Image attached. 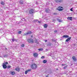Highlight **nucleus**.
I'll list each match as a JSON object with an SVG mask.
<instances>
[{"label": "nucleus", "mask_w": 77, "mask_h": 77, "mask_svg": "<svg viewBox=\"0 0 77 77\" xmlns=\"http://www.w3.org/2000/svg\"><path fill=\"white\" fill-rule=\"evenodd\" d=\"M38 23H41V21H38Z\"/></svg>", "instance_id": "40"}, {"label": "nucleus", "mask_w": 77, "mask_h": 77, "mask_svg": "<svg viewBox=\"0 0 77 77\" xmlns=\"http://www.w3.org/2000/svg\"><path fill=\"white\" fill-rule=\"evenodd\" d=\"M68 66L66 65V66H65L64 67H63V69H66L67 67Z\"/></svg>", "instance_id": "22"}, {"label": "nucleus", "mask_w": 77, "mask_h": 77, "mask_svg": "<svg viewBox=\"0 0 77 77\" xmlns=\"http://www.w3.org/2000/svg\"><path fill=\"white\" fill-rule=\"evenodd\" d=\"M49 11H50V9H46V11L47 12H48Z\"/></svg>", "instance_id": "19"}, {"label": "nucleus", "mask_w": 77, "mask_h": 77, "mask_svg": "<svg viewBox=\"0 0 77 77\" xmlns=\"http://www.w3.org/2000/svg\"><path fill=\"white\" fill-rule=\"evenodd\" d=\"M37 21H38V20H34V22H36Z\"/></svg>", "instance_id": "26"}, {"label": "nucleus", "mask_w": 77, "mask_h": 77, "mask_svg": "<svg viewBox=\"0 0 77 77\" xmlns=\"http://www.w3.org/2000/svg\"><path fill=\"white\" fill-rule=\"evenodd\" d=\"M62 66H64V64H62Z\"/></svg>", "instance_id": "42"}, {"label": "nucleus", "mask_w": 77, "mask_h": 77, "mask_svg": "<svg viewBox=\"0 0 77 77\" xmlns=\"http://www.w3.org/2000/svg\"><path fill=\"white\" fill-rule=\"evenodd\" d=\"M45 42H47V40H45Z\"/></svg>", "instance_id": "37"}, {"label": "nucleus", "mask_w": 77, "mask_h": 77, "mask_svg": "<svg viewBox=\"0 0 77 77\" xmlns=\"http://www.w3.org/2000/svg\"><path fill=\"white\" fill-rule=\"evenodd\" d=\"M27 41H28V42H29L30 43H33V40L32 39H27Z\"/></svg>", "instance_id": "3"}, {"label": "nucleus", "mask_w": 77, "mask_h": 77, "mask_svg": "<svg viewBox=\"0 0 77 77\" xmlns=\"http://www.w3.org/2000/svg\"><path fill=\"white\" fill-rule=\"evenodd\" d=\"M55 21V20H53V22H54Z\"/></svg>", "instance_id": "43"}, {"label": "nucleus", "mask_w": 77, "mask_h": 77, "mask_svg": "<svg viewBox=\"0 0 77 77\" xmlns=\"http://www.w3.org/2000/svg\"><path fill=\"white\" fill-rule=\"evenodd\" d=\"M31 67L32 69H36V68H37V66L36 64L35 63L32 64L31 65Z\"/></svg>", "instance_id": "2"}, {"label": "nucleus", "mask_w": 77, "mask_h": 77, "mask_svg": "<svg viewBox=\"0 0 77 77\" xmlns=\"http://www.w3.org/2000/svg\"><path fill=\"white\" fill-rule=\"evenodd\" d=\"M21 33V31H20L18 32V34H20Z\"/></svg>", "instance_id": "27"}, {"label": "nucleus", "mask_w": 77, "mask_h": 77, "mask_svg": "<svg viewBox=\"0 0 77 77\" xmlns=\"http://www.w3.org/2000/svg\"><path fill=\"white\" fill-rule=\"evenodd\" d=\"M72 59H73V60L75 61V62H76L77 61V59L75 58V57L74 56H73L72 57Z\"/></svg>", "instance_id": "7"}, {"label": "nucleus", "mask_w": 77, "mask_h": 77, "mask_svg": "<svg viewBox=\"0 0 77 77\" xmlns=\"http://www.w3.org/2000/svg\"><path fill=\"white\" fill-rule=\"evenodd\" d=\"M29 12L30 14H33L34 12V11H33V9H31L29 10Z\"/></svg>", "instance_id": "6"}, {"label": "nucleus", "mask_w": 77, "mask_h": 77, "mask_svg": "<svg viewBox=\"0 0 77 77\" xmlns=\"http://www.w3.org/2000/svg\"><path fill=\"white\" fill-rule=\"evenodd\" d=\"M52 41H53V42H54V41H55V40H54V39H53L52 40Z\"/></svg>", "instance_id": "34"}, {"label": "nucleus", "mask_w": 77, "mask_h": 77, "mask_svg": "<svg viewBox=\"0 0 77 77\" xmlns=\"http://www.w3.org/2000/svg\"><path fill=\"white\" fill-rule=\"evenodd\" d=\"M57 32V30H55L54 31V32L56 33V32Z\"/></svg>", "instance_id": "33"}, {"label": "nucleus", "mask_w": 77, "mask_h": 77, "mask_svg": "<svg viewBox=\"0 0 77 77\" xmlns=\"http://www.w3.org/2000/svg\"><path fill=\"white\" fill-rule=\"evenodd\" d=\"M8 68H11V66H8L7 67Z\"/></svg>", "instance_id": "25"}, {"label": "nucleus", "mask_w": 77, "mask_h": 77, "mask_svg": "<svg viewBox=\"0 0 77 77\" xmlns=\"http://www.w3.org/2000/svg\"><path fill=\"white\" fill-rule=\"evenodd\" d=\"M57 20L58 21H59L60 22H62V20L61 19H57Z\"/></svg>", "instance_id": "15"}, {"label": "nucleus", "mask_w": 77, "mask_h": 77, "mask_svg": "<svg viewBox=\"0 0 77 77\" xmlns=\"http://www.w3.org/2000/svg\"><path fill=\"white\" fill-rule=\"evenodd\" d=\"M72 17H67V20H70V21H72Z\"/></svg>", "instance_id": "9"}, {"label": "nucleus", "mask_w": 77, "mask_h": 77, "mask_svg": "<svg viewBox=\"0 0 77 77\" xmlns=\"http://www.w3.org/2000/svg\"><path fill=\"white\" fill-rule=\"evenodd\" d=\"M20 4H23V0H20Z\"/></svg>", "instance_id": "16"}, {"label": "nucleus", "mask_w": 77, "mask_h": 77, "mask_svg": "<svg viewBox=\"0 0 77 77\" xmlns=\"http://www.w3.org/2000/svg\"><path fill=\"white\" fill-rule=\"evenodd\" d=\"M57 69L58 70V69Z\"/></svg>", "instance_id": "47"}, {"label": "nucleus", "mask_w": 77, "mask_h": 77, "mask_svg": "<svg viewBox=\"0 0 77 77\" xmlns=\"http://www.w3.org/2000/svg\"><path fill=\"white\" fill-rule=\"evenodd\" d=\"M62 8H62V7H58V8H57V10H58V11H63V9H62Z\"/></svg>", "instance_id": "5"}, {"label": "nucleus", "mask_w": 77, "mask_h": 77, "mask_svg": "<svg viewBox=\"0 0 77 77\" xmlns=\"http://www.w3.org/2000/svg\"><path fill=\"white\" fill-rule=\"evenodd\" d=\"M11 75H15V72H11Z\"/></svg>", "instance_id": "13"}, {"label": "nucleus", "mask_w": 77, "mask_h": 77, "mask_svg": "<svg viewBox=\"0 0 77 77\" xmlns=\"http://www.w3.org/2000/svg\"><path fill=\"white\" fill-rule=\"evenodd\" d=\"M25 45H24V44H22V45H21V46H22V47H24V46H25Z\"/></svg>", "instance_id": "30"}, {"label": "nucleus", "mask_w": 77, "mask_h": 77, "mask_svg": "<svg viewBox=\"0 0 77 77\" xmlns=\"http://www.w3.org/2000/svg\"><path fill=\"white\" fill-rule=\"evenodd\" d=\"M35 42H36V43H38V40H35Z\"/></svg>", "instance_id": "29"}, {"label": "nucleus", "mask_w": 77, "mask_h": 77, "mask_svg": "<svg viewBox=\"0 0 77 77\" xmlns=\"http://www.w3.org/2000/svg\"><path fill=\"white\" fill-rule=\"evenodd\" d=\"M28 72L27 71V70L25 72V74H27V73Z\"/></svg>", "instance_id": "24"}, {"label": "nucleus", "mask_w": 77, "mask_h": 77, "mask_svg": "<svg viewBox=\"0 0 77 77\" xmlns=\"http://www.w3.org/2000/svg\"><path fill=\"white\" fill-rule=\"evenodd\" d=\"M33 56L35 57H37L38 56V54L36 52L35 53L33 54Z\"/></svg>", "instance_id": "4"}, {"label": "nucleus", "mask_w": 77, "mask_h": 77, "mask_svg": "<svg viewBox=\"0 0 77 77\" xmlns=\"http://www.w3.org/2000/svg\"><path fill=\"white\" fill-rule=\"evenodd\" d=\"M4 57H8V56L7 55H4Z\"/></svg>", "instance_id": "20"}, {"label": "nucleus", "mask_w": 77, "mask_h": 77, "mask_svg": "<svg viewBox=\"0 0 77 77\" xmlns=\"http://www.w3.org/2000/svg\"><path fill=\"white\" fill-rule=\"evenodd\" d=\"M47 24H45L44 25V27H45V28H47Z\"/></svg>", "instance_id": "14"}, {"label": "nucleus", "mask_w": 77, "mask_h": 77, "mask_svg": "<svg viewBox=\"0 0 77 77\" xmlns=\"http://www.w3.org/2000/svg\"><path fill=\"white\" fill-rule=\"evenodd\" d=\"M15 70H16V71H18V72L20 71V68H19L18 67H17V68H16Z\"/></svg>", "instance_id": "11"}, {"label": "nucleus", "mask_w": 77, "mask_h": 77, "mask_svg": "<svg viewBox=\"0 0 77 77\" xmlns=\"http://www.w3.org/2000/svg\"><path fill=\"white\" fill-rule=\"evenodd\" d=\"M70 10L71 11H73V10H72V8L70 9Z\"/></svg>", "instance_id": "32"}, {"label": "nucleus", "mask_w": 77, "mask_h": 77, "mask_svg": "<svg viewBox=\"0 0 77 77\" xmlns=\"http://www.w3.org/2000/svg\"><path fill=\"white\" fill-rule=\"evenodd\" d=\"M54 42L56 43V40H55V41Z\"/></svg>", "instance_id": "38"}, {"label": "nucleus", "mask_w": 77, "mask_h": 77, "mask_svg": "<svg viewBox=\"0 0 77 77\" xmlns=\"http://www.w3.org/2000/svg\"><path fill=\"white\" fill-rule=\"evenodd\" d=\"M48 75H47L46 76V77H48Z\"/></svg>", "instance_id": "45"}, {"label": "nucleus", "mask_w": 77, "mask_h": 77, "mask_svg": "<svg viewBox=\"0 0 77 77\" xmlns=\"http://www.w3.org/2000/svg\"><path fill=\"white\" fill-rule=\"evenodd\" d=\"M30 70H31L30 69H29L27 71H28V72H29V71H30Z\"/></svg>", "instance_id": "36"}, {"label": "nucleus", "mask_w": 77, "mask_h": 77, "mask_svg": "<svg viewBox=\"0 0 77 77\" xmlns=\"http://www.w3.org/2000/svg\"><path fill=\"white\" fill-rule=\"evenodd\" d=\"M62 1V0H56L55 2H57V3H59L61 2Z\"/></svg>", "instance_id": "10"}, {"label": "nucleus", "mask_w": 77, "mask_h": 77, "mask_svg": "<svg viewBox=\"0 0 77 77\" xmlns=\"http://www.w3.org/2000/svg\"><path fill=\"white\" fill-rule=\"evenodd\" d=\"M22 21H25V20L24 19H22Z\"/></svg>", "instance_id": "39"}, {"label": "nucleus", "mask_w": 77, "mask_h": 77, "mask_svg": "<svg viewBox=\"0 0 77 77\" xmlns=\"http://www.w3.org/2000/svg\"><path fill=\"white\" fill-rule=\"evenodd\" d=\"M42 50H43V49L41 48L39 49H38V50H39L40 51H42Z\"/></svg>", "instance_id": "21"}, {"label": "nucleus", "mask_w": 77, "mask_h": 77, "mask_svg": "<svg viewBox=\"0 0 77 77\" xmlns=\"http://www.w3.org/2000/svg\"><path fill=\"white\" fill-rule=\"evenodd\" d=\"M1 5H4V4H5V3L3 2H1Z\"/></svg>", "instance_id": "23"}, {"label": "nucleus", "mask_w": 77, "mask_h": 77, "mask_svg": "<svg viewBox=\"0 0 77 77\" xmlns=\"http://www.w3.org/2000/svg\"><path fill=\"white\" fill-rule=\"evenodd\" d=\"M54 15H57V14H56V13H55L54 14Z\"/></svg>", "instance_id": "41"}, {"label": "nucleus", "mask_w": 77, "mask_h": 77, "mask_svg": "<svg viewBox=\"0 0 77 77\" xmlns=\"http://www.w3.org/2000/svg\"><path fill=\"white\" fill-rule=\"evenodd\" d=\"M27 33H28V35H29V34H31V33H32V31H29L27 32Z\"/></svg>", "instance_id": "18"}, {"label": "nucleus", "mask_w": 77, "mask_h": 77, "mask_svg": "<svg viewBox=\"0 0 77 77\" xmlns=\"http://www.w3.org/2000/svg\"><path fill=\"white\" fill-rule=\"evenodd\" d=\"M41 59H44V58H45V57L43 56H42L41 57Z\"/></svg>", "instance_id": "28"}, {"label": "nucleus", "mask_w": 77, "mask_h": 77, "mask_svg": "<svg viewBox=\"0 0 77 77\" xmlns=\"http://www.w3.org/2000/svg\"><path fill=\"white\" fill-rule=\"evenodd\" d=\"M63 38H69V36L67 35H64L63 36Z\"/></svg>", "instance_id": "12"}, {"label": "nucleus", "mask_w": 77, "mask_h": 77, "mask_svg": "<svg viewBox=\"0 0 77 77\" xmlns=\"http://www.w3.org/2000/svg\"><path fill=\"white\" fill-rule=\"evenodd\" d=\"M12 41H13L14 42V41H15L14 39H12Z\"/></svg>", "instance_id": "35"}, {"label": "nucleus", "mask_w": 77, "mask_h": 77, "mask_svg": "<svg viewBox=\"0 0 77 77\" xmlns=\"http://www.w3.org/2000/svg\"><path fill=\"white\" fill-rule=\"evenodd\" d=\"M47 60H45L43 61V63H47Z\"/></svg>", "instance_id": "17"}, {"label": "nucleus", "mask_w": 77, "mask_h": 77, "mask_svg": "<svg viewBox=\"0 0 77 77\" xmlns=\"http://www.w3.org/2000/svg\"><path fill=\"white\" fill-rule=\"evenodd\" d=\"M8 62H6L5 61H4V63H3L2 66L4 69H6V68H7L6 65H8Z\"/></svg>", "instance_id": "1"}, {"label": "nucleus", "mask_w": 77, "mask_h": 77, "mask_svg": "<svg viewBox=\"0 0 77 77\" xmlns=\"http://www.w3.org/2000/svg\"><path fill=\"white\" fill-rule=\"evenodd\" d=\"M5 50H8V49H7V48H5Z\"/></svg>", "instance_id": "44"}, {"label": "nucleus", "mask_w": 77, "mask_h": 77, "mask_svg": "<svg viewBox=\"0 0 77 77\" xmlns=\"http://www.w3.org/2000/svg\"><path fill=\"white\" fill-rule=\"evenodd\" d=\"M28 35V34L27 33V32L26 33H25L24 34V35Z\"/></svg>", "instance_id": "31"}, {"label": "nucleus", "mask_w": 77, "mask_h": 77, "mask_svg": "<svg viewBox=\"0 0 77 77\" xmlns=\"http://www.w3.org/2000/svg\"><path fill=\"white\" fill-rule=\"evenodd\" d=\"M33 37V36L32 35L31 36V37L32 38Z\"/></svg>", "instance_id": "46"}, {"label": "nucleus", "mask_w": 77, "mask_h": 77, "mask_svg": "<svg viewBox=\"0 0 77 77\" xmlns=\"http://www.w3.org/2000/svg\"><path fill=\"white\" fill-rule=\"evenodd\" d=\"M71 39V37H70L69 38H68L66 40V42H68Z\"/></svg>", "instance_id": "8"}]
</instances>
